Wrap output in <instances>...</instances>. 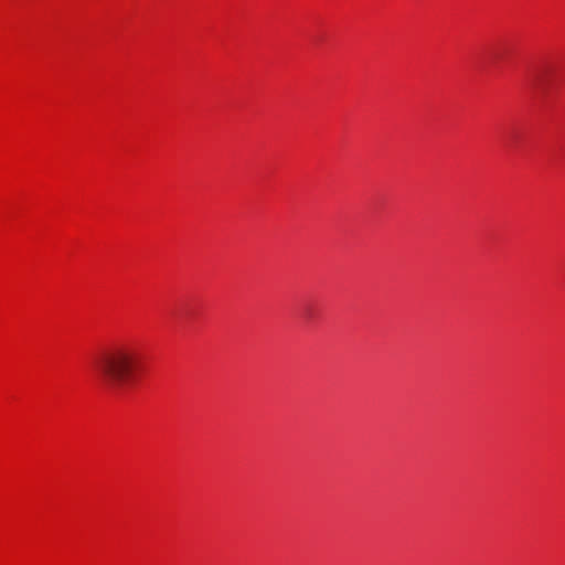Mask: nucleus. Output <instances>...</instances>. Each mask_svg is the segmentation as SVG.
Returning a JSON list of instances; mask_svg holds the SVG:
<instances>
[{
	"instance_id": "obj_1",
	"label": "nucleus",
	"mask_w": 565,
	"mask_h": 565,
	"mask_svg": "<svg viewBox=\"0 0 565 565\" xmlns=\"http://www.w3.org/2000/svg\"><path fill=\"white\" fill-rule=\"evenodd\" d=\"M100 384L119 391L136 380L140 370V352L129 344H117L100 352L93 362Z\"/></svg>"
}]
</instances>
